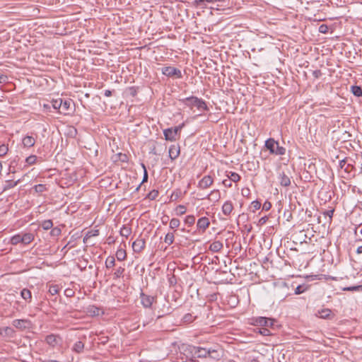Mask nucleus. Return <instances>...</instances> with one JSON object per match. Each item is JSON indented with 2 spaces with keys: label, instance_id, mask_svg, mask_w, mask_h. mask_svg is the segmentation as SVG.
Here are the masks:
<instances>
[{
  "label": "nucleus",
  "instance_id": "1",
  "mask_svg": "<svg viewBox=\"0 0 362 362\" xmlns=\"http://www.w3.org/2000/svg\"><path fill=\"white\" fill-rule=\"evenodd\" d=\"M179 102L191 110H192L193 107H196L199 111L209 110L206 103L203 99L196 96L181 98L179 99Z\"/></svg>",
  "mask_w": 362,
  "mask_h": 362
},
{
  "label": "nucleus",
  "instance_id": "2",
  "mask_svg": "<svg viewBox=\"0 0 362 362\" xmlns=\"http://www.w3.org/2000/svg\"><path fill=\"white\" fill-rule=\"evenodd\" d=\"M221 310L216 303L211 302L199 307V313L205 317H223Z\"/></svg>",
  "mask_w": 362,
  "mask_h": 362
},
{
  "label": "nucleus",
  "instance_id": "3",
  "mask_svg": "<svg viewBox=\"0 0 362 362\" xmlns=\"http://www.w3.org/2000/svg\"><path fill=\"white\" fill-rule=\"evenodd\" d=\"M250 323L258 327H265L272 330H276L281 327L276 318H249Z\"/></svg>",
  "mask_w": 362,
  "mask_h": 362
},
{
  "label": "nucleus",
  "instance_id": "4",
  "mask_svg": "<svg viewBox=\"0 0 362 362\" xmlns=\"http://www.w3.org/2000/svg\"><path fill=\"white\" fill-rule=\"evenodd\" d=\"M264 146L272 154L283 156L286 153V148L283 146H280L279 143L272 138L268 139L265 141Z\"/></svg>",
  "mask_w": 362,
  "mask_h": 362
},
{
  "label": "nucleus",
  "instance_id": "5",
  "mask_svg": "<svg viewBox=\"0 0 362 362\" xmlns=\"http://www.w3.org/2000/svg\"><path fill=\"white\" fill-rule=\"evenodd\" d=\"M161 72L163 75L175 78H182V74L179 69L173 66H164L161 69Z\"/></svg>",
  "mask_w": 362,
  "mask_h": 362
},
{
  "label": "nucleus",
  "instance_id": "6",
  "mask_svg": "<svg viewBox=\"0 0 362 362\" xmlns=\"http://www.w3.org/2000/svg\"><path fill=\"white\" fill-rule=\"evenodd\" d=\"M13 325L19 330H25L31 328L32 322L26 318H20L15 320Z\"/></svg>",
  "mask_w": 362,
  "mask_h": 362
},
{
  "label": "nucleus",
  "instance_id": "7",
  "mask_svg": "<svg viewBox=\"0 0 362 362\" xmlns=\"http://www.w3.org/2000/svg\"><path fill=\"white\" fill-rule=\"evenodd\" d=\"M140 300L142 305L146 308H151L153 303L156 301V297L151 295H147L142 291L140 293Z\"/></svg>",
  "mask_w": 362,
  "mask_h": 362
},
{
  "label": "nucleus",
  "instance_id": "8",
  "mask_svg": "<svg viewBox=\"0 0 362 362\" xmlns=\"http://www.w3.org/2000/svg\"><path fill=\"white\" fill-rule=\"evenodd\" d=\"M181 129V127L173 128H168L163 131L165 139L167 141H174L176 140L178 132Z\"/></svg>",
  "mask_w": 362,
  "mask_h": 362
},
{
  "label": "nucleus",
  "instance_id": "9",
  "mask_svg": "<svg viewBox=\"0 0 362 362\" xmlns=\"http://www.w3.org/2000/svg\"><path fill=\"white\" fill-rule=\"evenodd\" d=\"M213 183V177L210 175H205L199 181L197 187L201 189H205L211 186Z\"/></svg>",
  "mask_w": 362,
  "mask_h": 362
},
{
  "label": "nucleus",
  "instance_id": "10",
  "mask_svg": "<svg viewBox=\"0 0 362 362\" xmlns=\"http://www.w3.org/2000/svg\"><path fill=\"white\" fill-rule=\"evenodd\" d=\"M191 353H194V355L197 358H206L208 356V354L210 353V349L199 346H192L190 347Z\"/></svg>",
  "mask_w": 362,
  "mask_h": 362
},
{
  "label": "nucleus",
  "instance_id": "11",
  "mask_svg": "<svg viewBox=\"0 0 362 362\" xmlns=\"http://www.w3.org/2000/svg\"><path fill=\"white\" fill-rule=\"evenodd\" d=\"M146 245V241L144 238H138L132 243V248L134 252L140 253Z\"/></svg>",
  "mask_w": 362,
  "mask_h": 362
},
{
  "label": "nucleus",
  "instance_id": "12",
  "mask_svg": "<svg viewBox=\"0 0 362 362\" xmlns=\"http://www.w3.org/2000/svg\"><path fill=\"white\" fill-rule=\"evenodd\" d=\"M209 225L210 222L209 218L206 216H204L198 219L197 223V228L199 232L204 233L209 228Z\"/></svg>",
  "mask_w": 362,
  "mask_h": 362
},
{
  "label": "nucleus",
  "instance_id": "13",
  "mask_svg": "<svg viewBox=\"0 0 362 362\" xmlns=\"http://www.w3.org/2000/svg\"><path fill=\"white\" fill-rule=\"evenodd\" d=\"M45 341L49 346L54 347L62 341V338L59 335L51 334L45 337Z\"/></svg>",
  "mask_w": 362,
  "mask_h": 362
},
{
  "label": "nucleus",
  "instance_id": "14",
  "mask_svg": "<svg viewBox=\"0 0 362 362\" xmlns=\"http://www.w3.org/2000/svg\"><path fill=\"white\" fill-rule=\"evenodd\" d=\"M233 204L231 201H226L223 203L222 206V213L226 216V217H228L231 215L233 211Z\"/></svg>",
  "mask_w": 362,
  "mask_h": 362
},
{
  "label": "nucleus",
  "instance_id": "15",
  "mask_svg": "<svg viewBox=\"0 0 362 362\" xmlns=\"http://www.w3.org/2000/svg\"><path fill=\"white\" fill-rule=\"evenodd\" d=\"M279 180L280 185L283 187H288L291 185V179L284 172L279 174Z\"/></svg>",
  "mask_w": 362,
  "mask_h": 362
},
{
  "label": "nucleus",
  "instance_id": "16",
  "mask_svg": "<svg viewBox=\"0 0 362 362\" xmlns=\"http://www.w3.org/2000/svg\"><path fill=\"white\" fill-rule=\"evenodd\" d=\"M22 143L24 147L30 148L35 144V139L32 136H25L22 139Z\"/></svg>",
  "mask_w": 362,
  "mask_h": 362
},
{
  "label": "nucleus",
  "instance_id": "17",
  "mask_svg": "<svg viewBox=\"0 0 362 362\" xmlns=\"http://www.w3.org/2000/svg\"><path fill=\"white\" fill-rule=\"evenodd\" d=\"M169 157L171 160H175L180 155V148L179 146L172 145L169 148Z\"/></svg>",
  "mask_w": 362,
  "mask_h": 362
},
{
  "label": "nucleus",
  "instance_id": "18",
  "mask_svg": "<svg viewBox=\"0 0 362 362\" xmlns=\"http://www.w3.org/2000/svg\"><path fill=\"white\" fill-rule=\"evenodd\" d=\"M206 199H208L210 201H214L215 202L219 201L221 199V193L218 189H214L212 190L206 197Z\"/></svg>",
  "mask_w": 362,
  "mask_h": 362
},
{
  "label": "nucleus",
  "instance_id": "19",
  "mask_svg": "<svg viewBox=\"0 0 362 362\" xmlns=\"http://www.w3.org/2000/svg\"><path fill=\"white\" fill-rule=\"evenodd\" d=\"M71 105V100H63L62 99V104L61 105L62 108L61 110H59L60 114H63L64 115L69 114V110L70 109Z\"/></svg>",
  "mask_w": 362,
  "mask_h": 362
},
{
  "label": "nucleus",
  "instance_id": "20",
  "mask_svg": "<svg viewBox=\"0 0 362 362\" xmlns=\"http://www.w3.org/2000/svg\"><path fill=\"white\" fill-rule=\"evenodd\" d=\"M0 334L3 337H13L14 335V330L10 327H5L0 329Z\"/></svg>",
  "mask_w": 362,
  "mask_h": 362
},
{
  "label": "nucleus",
  "instance_id": "21",
  "mask_svg": "<svg viewBox=\"0 0 362 362\" xmlns=\"http://www.w3.org/2000/svg\"><path fill=\"white\" fill-rule=\"evenodd\" d=\"M88 312L90 313V317H98L101 315H103V310L99 308H97L95 305L89 306Z\"/></svg>",
  "mask_w": 362,
  "mask_h": 362
},
{
  "label": "nucleus",
  "instance_id": "22",
  "mask_svg": "<svg viewBox=\"0 0 362 362\" xmlns=\"http://www.w3.org/2000/svg\"><path fill=\"white\" fill-rule=\"evenodd\" d=\"M223 247V243L219 240H216V241L213 242L210 245L209 250L213 252H218L221 250Z\"/></svg>",
  "mask_w": 362,
  "mask_h": 362
},
{
  "label": "nucleus",
  "instance_id": "23",
  "mask_svg": "<svg viewBox=\"0 0 362 362\" xmlns=\"http://www.w3.org/2000/svg\"><path fill=\"white\" fill-rule=\"evenodd\" d=\"M21 296L26 303H30L32 300L31 291L28 288H23L21 291Z\"/></svg>",
  "mask_w": 362,
  "mask_h": 362
},
{
  "label": "nucleus",
  "instance_id": "24",
  "mask_svg": "<svg viewBox=\"0 0 362 362\" xmlns=\"http://www.w3.org/2000/svg\"><path fill=\"white\" fill-rule=\"evenodd\" d=\"M22 240L23 245H28L34 240V235L31 233H22Z\"/></svg>",
  "mask_w": 362,
  "mask_h": 362
},
{
  "label": "nucleus",
  "instance_id": "25",
  "mask_svg": "<svg viewBox=\"0 0 362 362\" xmlns=\"http://www.w3.org/2000/svg\"><path fill=\"white\" fill-rule=\"evenodd\" d=\"M21 180H18L15 182L13 180H6L4 185L3 189L4 191L8 190L11 188H13L15 186H16L19 182Z\"/></svg>",
  "mask_w": 362,
  "mask_h": 362
},
{
  "label": "nucleus",
  "instance_id": "26",
  "mask_svg": "<svg viewBox=\"0 0 362 362\" xmlns=\"http://www.w3.org/2000/svg\"><path fill=\"white\" fill-rule=\"evenodd\" d=\"M10 243L13 245H16L18 243L23 244L22 233H18L12 236L10 239Z\"/></svg>",
  "mask_w": 362,
  "mask_h": 362
},
{
  "label": "nucleus",
  "instance_id": "27",
  "mask_svg": "<svg viewBox=\"0 0 362 362\" xmlns=\"http://www.w3.org/2000/svg\"><path fill=\"white\" fill-rule=\"evenodd\" d=\"M52 103V107L54 109V110H57L58 112H59V110H61V108H62V106L61 105L62 104V98H57V99H53L51 102Z\"/></svg>",
  "mask_w": 362,
  "mask_h": 362
},
{
  "label": "nucleus",
  "instance_id": "28",
  "mask_svg": "<svg viewBox=\"0 0 362 362\" xmlns=\"http://www.w3.org/2000/svg\"><path fill=\"white\" fill-rule=\"evenodd\" d=\"M131 233H132V228L125 225H124L121 228L120 231H119L120 235L125 238H128L129 235L131 234Z\"/></svg>",
  "mask_w": 362,
  "mask_h": 362
},
{
  "label": "nucleus",
  "instance_id": "29",
  "mask_svg": "<svg viewBox=\"0 0 362 362\" xmlns=\"http://www.w3.org/2000/svg\"><path fill=\"white\" fill-rule=\"evenodd\" d=\"M227 177L231 182H239L241 178L240 176L235 172H229L228 174H227Z\"/></svg>",
  "mask_w": 362,
  "mask_h": 362
},
{
  "label": "nucleus",
  "instance_id": "30",
  "mask_svg": "<svg viewBox=\"0 0 362 362\" xmlns=\"http://www.w3.org/2000/svg\"><path fill=\"white\" fill-rule=\"evenodd\" d=\"M83 348L84 344L81 341H78L74 344L73 350L76 353H81L83 350Z\"/></svg>",
  "mask_w": 362,
  "mask_h": 362
},
{
  "label": "nucleus",
  "instance_id": "31",
  "mask_svg": "<svg viewBox=\"0 0 362 362\" xmlns=\"http://www.w3.org/2000/svg\"><path fill=\"white\" fill-rule=\"evenodd\" d=\"M351 93L357 97L362 96V88L358 86H351Z\"/></svg>",
  "mask_w": 362,
  "mask_h": 362
},
{
  "label": "nucleus",
  "instance_id": "32",
  "mask_svg": "<svg viewBox=\"0 0 362 362\" xmlns=\"http://www.w3.org/2000/svg\"><path fill=\"white\" fill-rule=\"evenodd\" d=\"M127 257V253H126V251L122 250V249H119L116 252V257L118 261H123Z\"/></svg>",
  "mask_w": 362,
  "mask_h": 362
},
{
  "label": "nucleus",
  "instance_id": "33",
  "mask_svg": "<svg viewBox=\"0 0 362 362\" xmlns=\"http://www.w3.org/2000/svg\"><path fill=\"white\" fill-rule=\"evenodd\" d=\"M259 329L258 332H259L263 336H269V335H272V329H269V328L267 327H259V328H257Z\"/></svg>",
  "mask_w": 362,
  "mask_h": 362
},
{
  "label": "nucleus",
  "instance_id": "34",
  "mask_svg": "<svg viewBox=\"0 0 362 362\" xmlns=\"http://www.w3.org/2000/svg\"><path fill=\"white\" fill-rule=\"evenodd\" d=\"M33 189L37 193H42L47 191L48 189L46 185L43 184L36 185L33 187Z\"/></svg>",
  "mask_w": 362,
  "mask_h": 362
},
{
  "label": "nucleus",
  "instance_id": "35",
  "mask_svg": "<svg viewBox=\"0 0 362 362\" xmlns=\"http://www.w3.org/2000/svg\"><path fill=\"white\" fill-rule=\"evenodd\" d=\"M115 264V259L113 256H109L105 260V267L109 269Z\"/></svg>",
  "mask_w": 362,
  "mask_h": 362
},
{
  "label": "nucleus",
  "instance_id": "36",
  "mask_svg": "<svg viewBox=\"0 0 362 362\" xmlns=\"http://www.w3.org/2000/svg\"><path fill=\"white\" fill-rule=\"evenodd\" d=\"M164 242L168 245H170L174 242V234L173 233H168L165 237Z\"/></svg>",
  "mask_w": 362,
  "mask_h": 362
},
{
  "label": "nucleus",
  "instance_id": "37",
  "mask_svg": "<svg viewBox=\"0 0 362 362\" xmlns=\"http://www.w3.org/2000/svg\"><path fill=\"white\" fill-rule=\"evenodd\" d=\"M182 195V192L180 189H176L173 192L170 196V201H176Z\"/></svg>",
  "mask_w": 362,
  "mask_h": 362
},
{
  "label": "nucleus",
  "instance_id": "38",
  "mask_svg": "<svg viewBox=\"0 0 362 362\" xmlns=\"http://www.w3.org/2000/svg\"><path fill=\"white\" fill-rule=\"evenodd\" d=\"M98 234H99L98 230L88 231L83 238V242L86 243L88 240V239H89L90 238L93 237V236H97V235H98Z\"/></svg>",
  "mask_w": 362,
  "mask_h": 362
},
{
  "label": "nucleus",
  "instance_id": "39",
  "mask_svg": "<svg viewBox=\"0 0 362 362\" xmlns=\"http://www.w3.org/2000/svg\"><path fill=\"white\" fill-rule=\"evenodd\" d=\"M41 226L44 230H49L53 226V223L50 219L45 220L42 222Z\"/></svg>",
  "mask_w": 362,
  "mask_h": 362
},
{
  "label": "nucleus",
  "instance_id": "40",
  "mask_svg": "<svg viewBox=\"0 0 362 362\" xmlns=\"http://www.w3.org/2000/svg\"><path fill=\"white\" fill-rule=\"evenodd\" d=\"M185 223L189 226H193L195 223V216L194 215H188L185 217Z\"/></svg>",
  "mask_w": 362,
  "mask_h": 362
},
{
  "label": "nucleus",
  "instance_id": "41",
  "mask_svg": "<svg viewBox=\"0 0 362 362\" xmlns=\"http://www.w3.org/2000/svg\"><path fill=\"white\" fill-rule=\"evenodd\" d=\"M308 289V286L305 284L298 285L295 289V294L299 295L304 293Z\"/></svg>",
  "mask_w": 362,
  "mask_h": 362
},
{
  "label": "nucleus",
  "instance_id": "42",
  "mask_svg": "<svg viewBox=\"0 0 362 362\" xmlns=\"http://www.w3.org/2000/svg\"><path fill=\"white\" fill-rule=\"evenodd\" d=\"M125 271V269L122 267H118L115 272L114 273V279H119L122 277L124 274V272Z\"/></svg>",
  "mask_w": 362,
  "mask_h": 362
},
{
  "label": "nucleus",
  "instance_id": "43",
  "mask_svg": "<svg viewBox=\"0 0 362 362\" xmlns=\"http://www.w3.org/2000/svg\"><path fill=\"white\" fill-rule=\"evenodd\" d=\"M180 224V220L178 218H173L170 221V228L172 229L177 228L179 227Z\"/></svg>",
  "mask_w": 362,
  "mask_h": 362
},
{
  "label": "nucleus",
  "instance_id": "44",
  "mask_svg": "<svg viewBox=\"0 0 362 362\" xmlns=\"http://www.w3.org/2000/svg\"><path fill=\"white\" fill-rule=\"evenodd\" d=\"M261 205L262 204L259 201L255 200L251 203L250 209H252V212H255L257 210L260 209Z\"/></svg>",
  "mask_w": 362,
  "mask_h": 362
},
{
  "label": "nucleus",
  "instance_id": "45",
  "mask_svg": "<svg viewBox=\"0 0 362 362\" xmlns=\"http://www.w3.org/2000/svg\"><path fill=\"white\" fill-rule=\"evenodd\" d=\"M59 288L57 285H52L49 286V293L54 296V295H56L59 293Z\"/></svg>",
  "mask_w": 362,
  "mask_h": 362
},
{
  "label": "nucleus",
  "instance_id": "46",
  "mask_svg": "<svg viewBox=\"0 0 362 362\" xmlns=\"http://www.w3.org/2000/svg\"><path fill=\"white\" fill-rule=\"evenodd\" d=\"M36 160H37V156H35V155H31V156L27 157L26 159H25V162L28 165H33V164H35Z\"/></svg>",
  "mask_w": 362,
  "mask_h": 362
},
{
  "label": "nucleus",
  "instance_id": "47",
  "mask_svg": "<svg viewBox=\"0 0 362 362\" xmlns=\"http://www.w3.org/2000/svg\"><path fill=\"white\" fill-rule=\"evenodd\" d=\"M332 311L329 309H322L321 311L319 310L318 313L320 315L319 317H329Z\"/></svg>",
  "mask_w": 362,
  "mask_h": 362
},
{
  "label": "nucleus",
  "instance_id": "48",
  "mask_svg": "<svg viewBox=\"0 0 362 362\" xmlns=\"http://www.w3.org/2000/svg\"><path fill=\"white\" fill-rule=\"evenodd\" d=\"M8 151V148L5 144L0 145V157L5 156Z\"/></svg>",
  "mask_w": 362,
  "mask_h": 362
},
{
  "label": "nucleus",
  "instance_id": "49",
  "mask_svg": "<svg viewBox=\"0 0 362 362\" xmlns=\"http://www.w3.org/2000/svg\"><path fill=\"white\" fill-rule=\"evenodd\" d=\"M141 166L144 169V176H143V180L141 181V184L142 183H144L146 182H147L148 180V173H147V170H146V166L144 163L141 164Z\"/></svg>",
  "mask_w": 362,
  "mask_h": 362
},
{
  "label": "nucleus",
  "instance_id": "50",
  "mask_svg": "<svg viewBox=\"0 0 362 362\" xmlns=\"http://www.w3.org/2000/svg\"><path fill=\"white\" fill-rule=\"evenodd\" d=\"M177 211L179 214L182 215L186 212V207L184 205H179L177 207Z\"/></svg>",
  "mask_w": 362,
  "mask_h": 362
},
{
  "label": "nucleus",
  "instance_id": "51",
  "mask_svg": "<svg viewBox=\"0 0 362 362\" xmlns=\"http://www.w3.org/2000/svg\"><path fill=\"white\" fill-rule=\"evenodd\" d=\"M158 192L157 190H153L149 192V194H148V197L150 199L153 200V199H156V197L158 196Z\"/></svg>",
  "mask_w": 362,
  "mask_h": 362
},
{
  "label": "nucleus",
  "instance_id": "52",
  "mask_svg": "<svg viewBox=\"0 0 362 362\" xmlns=\"http://www.w3.org/2000/svg\"><path fill=\"white\" fill-rule=\"evenodd\" d=\"M362 288V285L351 286L344 288V291H359Z\"/></svg>",
  "mask_w": 362,
  "mask_h": 362
},
{
  "label": "nucleus",
  "instance_id": "53",
  "mask_svg": "<svg viewBox=\"0 0 362 362\" xmlns=\"http://www.w3.org/2000/svg\"><path fill=\"white\" fill-rule=\"evenodd\" d=\"M272 207V204L269 202H265L262 206V210L269 211Z\"/></svg>",
  "mask_w": 362,
  "mask_h": 362
},
{
  "label": "nucleus",
  "instance_id": "54",
  "mask_svg": "<svg viewBox=\"0 0 362 362\" xmlns=\"http://www.w3.org/2000/svg\"><path fill=\"white\" fill-rule=\"evenodd\" d=\"M267 220H268V217L267 216L262 217L258 221V225L262 226V225L265 224L267 223Z\"/></svg>",
  "mask_w": 362,
  "mask_h": 362
},
{
  "label": "nucleus",
  "instance_id": "55",
  "mask_svg": "<svg viewBox=\"0 0 362 362\" xmlns=\"http://www.w3.org/2000/svg\"><path fill=\"white\" fill-rule=\"evenodd\" d=\"M60 233L61 230L57 227L52 228V230H51V234L53 235H59Z\"/></svg>",
  "mask_w": 362,
  "mask_h": 362
},
{
  "label": "nucleus",
  "instance_id": "56",
  "mask_svg": "<svg viewBox=\"0 0 362 362\" xmlns=\"http://www.w3.org/2000/svg\"><path fill=\"white\" fill-rule=\"evenodd\" d=\"M313 76L315 78H320L322 76V72L319 69L315 70V71H313Z\"/></svg>",
  "mask_w": 362,
  "mask_h": 362
},
{
  "label": "nucleus",
  "instance_id": "57",
  "mask_svg": "<svg viewBox=\"0 0 362 362\" xmlns=\"http://www.w3.org/2000/svg\"><path fill=\"white\" fill-rule=\"evenodd\" d=\"M334 209H332L330 210H327V211H325L323 214H324V215L327 216L330 218H332V216H333V214H334Z\"/></svg>",
  "mask_w": 362,
  "mask_h": 362
},
{
  "label": "nucleus",
  "instance_id": "58",
  "mask_svg": "<svg viewBox=\"0 0 362 362\" xmlns=\"http://www.w3.org/2000/svg\"><path fill=\"white\" fill-rule=\"evenodd\" d=\"M327 26L326 25H321L319 28V31L322 33H325L327 32Z\"/></svg>",
  "mask_w": 362,
  "mask_h": 362
},
{
  "label": "nucleus",
  "instance_id": "59",
  "mask_svg": "<svg viewBox=\"0 0 362 362\" xmlns=\"http://www.w3.org/2000/svg\"><path fill=\"white\" fill-rule=\"evenodd\" d=\"M222 183L226 187H232V183H231L230 180H223Z\"/></svg>",
  "mask_w": 362,
  "mask_h": 362
},
{
  "label": "nucleus",
  "instance_id": "60",
  "mask_svg": "<svg viewBox=\"0 0 362 362\" xmlns=\"http://www.w3.org/2000/svg\"><path fill=\"white\" fill-rule=\"evenodd\" d=\"M169 283H170V285L176 284L177 281H176V279H175V276H173V277L169 279Z\"/></svg>",
  "mask_w": 362,
  "mask_h": 362
},
{
  "label": "nucleus",
  "instance_id": "61",
  "mask_svg": "<svg viewBox=\"0 0 362 362\" xmlns=\"http://www.w3.org/2000/svg\"><path fill=\"white\" fill-rule=\"evenodd\" d=\"M208 356L215 359H218L220 357V354L218 352H217L216 354H208Z\"/></svg>",
  "mask_w": 362,
  "mask_h": 362
},
{
  "label": "nucleus",
  "instance_id": "62",
  "mask_svg": "<svg viewBox=\"0 0 362 362\" xmlns=\"http://www.w3.org/2000/svg\"><path fill=\"white\" fill-rule=\"evenodd\" d=\"M112 92L110 90H105L104 91V95L105 97H110L112 95Z\"/></svg>",
  "mask_w": 362,
  "mask_h": 362
},
{
  "label": "nucleus",
  "instance_id": "63",
  "mask_svg": "<svg viewBox=\"0 0 362 362\" xmlns=\"http://www.w3.org/2000/svg\"><path fill=\"white\" fill-rule=\"evenodd\" d=\"M74 292L71 289H66L65 291V294L66 296H71L73 295Z\"/></svg>",
  "mask_w": 362,
  "mask_h": 362
},
{
  "label": "nucleus",
  "instance_id": "64",
  "mask_svg": "<svg viewBox=\"0 0 362 362\" xmlns=\"http://www.w3.org/2000/svg\"><path fill=\"white\" fill-rule=\"evenodd\" d=\"M345 164H346V159H343V160H340V161H339V167H340L341 168H344Z\"/></svg>",
  "mask_w": 362,
  "mask_h": 362
}]
</instances>
